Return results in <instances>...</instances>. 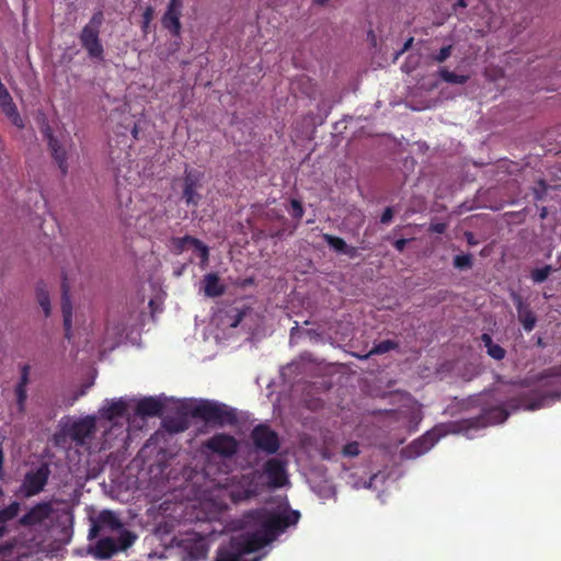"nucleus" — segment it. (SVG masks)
Here are the masks:
<instances>
[{
    "label": "nucleus",
    "mask_w": 561,
    "mask_h": 561,
    "mask_svg": "<svg viewBox=\"0 0 561 561\" xmlns=\"http://www.w3.org/2000/svg\"><path fill=\"white\" fill-rule=\"evenodd\" d=\"M537 344L541 346V345L543 344V343H542V340H541V339H539V340L537 341Z\"/></svg>",
    "instance_id": "nucleus-60"
},
{
    "label": "nucleus",
    "mask_w": 561,
    "mask_h": 561,
    "mask_svg": "<svg viewBox=\"0 0 561 561\" xmlns=\"http://www.w3.org/2000/svg\"><path fill=\"white\" fill-rule=\"evenodd\" d=\"M42 133L44 138L47 140L48 148L50 153L58 164V168L61 171L62 175H66L68 172V163H67V151L61 146L59 140L54 136L53 129L48 124H45L42 128Z\"/></svg>",
    "instance_id": "nucleus-14"
},
{
    "label": "nucleus",
    "mask_w": 561,
    "mask_h": 561,
    "mask_svg": "<svg viewBox=\"0 0 561 561\" xmlns=\"http://www.w3.org/2000/svg\"><path fill=\"white\" fill-rule=\"evenodd\" d=\"M133 136H134V138H137V136H138L137 126H135L134 129H133Z\"/></svg>",
    "instance_id": "nucleus-57"
},
{
    "label": "nucleus",
    "mask_w": 561,
    "mask_h": 561,
    "mask_svg": "<svg viewBox=\"0 0 561 561\" xmlns=\"http://www.w3.org/2000/svg\"><path fill=\"white\" fill-rule=\"evenodd\" d=\"M511 298L517 310L518 321L526 332H531L537 323V317L531 310L529 304L525 302L518 293H512Z\"/></svg>",
    "instance_id": "nucleus-15"
},
{
    "label": "nucleus",
    "mask_w": 561,
    "mask_h": 561,
    "mask_svg": "<svg viewBox=\"0 0 561 561\" xmlns=\"http://www.w3.org/2000/svg\"><path fill=\"white\" fill-rule=\"evenodd\" d=\"M453 53V45L444 46L439 49V51L435 55H433V60H435L438 64H442L446 61Z\"/></svg>",
    "instance_id": "nucleus-39"
},
{
    "label": "nucleus",
    "mask_w": 561,
    "mask_h": 561,
    "mask_svg": "<svg viewBox=\"0 0 561 561\" xmlns=\"http://www.w3.org/2000/svg\"><path fill=\"white\" fill-rule=\"evenodd\" d=\"M447 225L445 222H436L430 226V231L434 233H444L446 231Z\"/></svg>",
    "instance_id": "nucleus-46"
},
{
    "label": "nucleus",
    "mask_w": 561,
    "mask_h": 561,
    "mask_svg": "<svg viewBox=\"0 0 561 561\" xmlns=\"http://www.w3.org/2000/svg\"><path fill=\"white\" fill-rule=\"evenodd\" d=\"M168 430L172 431V432H181V431L185 430V425L184 424H174L173 422H170V424L168 425Z\"/></svg>",
    "instance_id": "nucleus-50"
},
{
    "label": "nucleus",
    "mask_w": 561,
    "mask_h": 561,
    "mask_svg": "<svg viewBox=\"0 0 561 561\" xmlns=\"http://www.w3.org/2000/svg\"><path fill=\"white\" fill-rule=\"evenodd\" d=\"M215 561H244L240 551L232 547L229 541L227 546H220L217 549Z\"/></svg>",
    "instance_id": "nucleus-26"
},
{
    "label": "nucleus",
    "mask_w": 561,
    "mask_h": 561,
    "mask_svg": "<svg viewBox=\"0 0 561 561\" xmlns=\"http://www.w3.org/2000/svg\"><path fill=\"white\" fill-rule=\"evenodd\" d=\"M252 283H253V279H252V278H249V279H245L243 284H244V285H248V284H252Z\"/></svg>",
    "instance_id": "nucleus-59"
},
{
    "label": "nucleus",
    "mask_w": 561,
    "mask_h": 561,
    "mask_svg": "<svg viewBox=\"0 0 561 561\" xmlns=\"http://www.w3.org/2000/svg\"><path fill=\"white\" fill-rule=\"evenodd\" d=\"M127 413V403L122 398L112 400L107 407L101 410L102 417L113 421L115 417H123Z\"/></svg>",
    "instance_id": "nucleus-22"
},
{
    "label": "nucleus",
    "mask_w": 561,
    "mask_h": 561,
    "mask_svg": "<svg viewBox=\"0 0 561 561\" xmlns=\"http://www.w3.org/2000/svg\"><path fill=\"white\" fill-rule=\"evenodd\" d=\"M36 297L46 317L50 314V299L48 290L43 282L37 284Z\"/></svg>",
    "instance_id": "nucleus-28"
},
{
    "label": "nucleus",
    "mask_w": 561,
    "mask_h": 561,
    "mask_svg": "<svg viewBox=\"0 0 561 561\" xmlns=\"http://www.w3.org/2000/svg\"><path fill=\"white\" fill-rule=\"evenodd\" d=\"M393 218V209L392 207H386L381 217H380V222L383 224V225H388L391 222Z\"/></svg>",
    "instance_id": "nucleus-45"
},
{
    "label": "nucleus",
    "mask_w": 561,
    "mask_h": 561,
    "mask_svg": "<svg viewBox=\"0 0 561 561\" xmlns=\"http://www.w3.org/2000/svg\"><path fill=\"white\" fill-rule=\"evenodd\" d=\"M538 188H535L534 193H535V198L536 199H542L543 198V195L546 194V191H547V184L543 180H540L538 182Z\"/></svg>",
    "instance_id": "nucleus-44"
},
{
    "label": "nucleus",
    "mask_w": 561,
    "mask_h": 561,
    "mask_svg": "<svg viewBox=\"0 0 561 561\" xmlns=\"http://www.w3.org/2000/svg\"><path fill=\"white\" fill-rule=\"evenodd\" d=\"M322 238L328 243L329 247H331L334 251L339 253H343V251L346 249L347 243L344 241V239L340 237L323 233Z\"/></svg>",
    "instance_id": "nucleus-33"
},
{
    "label": "nucleus",
    "mask_w": 561,
    "mask_h": 561,
    "mask_svg": "<svg viewBox=\"0 0 561 561\" xmlns=\"http://www.w3.org/2000/svg\"><path fill=\"white\" fill-rule=\"evenodd\" d=\"M161 24L171 35L180 36L182 30L181 15L164 12L161 18Z\"/></svg>",
    "instance_id": "nucleus-25"
},
{
    "label": "nucleus",
    "mask_w": 561,
    "mask_h": 561,
    "mask_svg": "<svg viewBox=\"0 0 561 561\" xmlns=\"http://www.w3.org/2000/svg\"><path fill=\"white\" fill-rule=\"evenodd\" d=\"M543 386L559 387L552 394L561 397V367H553L542 376Z\"/></svg>",
    "instance_id": "nucleus-27"
},
{
    "label": "nucleus",
    "mask_w": 561,
    "mask_h": 561,
    "mask_svg": "<svg viewBox=\"0 0 561 561\" xmlns=\"http://www.w3.org/2000/svg\"><path fill=\"white\" fill-rule=\"evenodd\" d=\"M3 462H4V455H3L2 446L0 445V479H2L4 476Z\"/></svg>",
    "instance_id": "nucleus-51"
},
{
    "label": "nucleus",
    "mask_w": 561,
    "mask_h": 561,
    "mask_svg": "<svg viewBox=\"0 0 561 561\" xmlns=\"http://www.w3.org/2000/svg\"><path fill=\"white\" fill-rule=\"evenodd\" d=\"M204 293L207 297H219L225 294L226 287L220 283V278L216 273H208L204 276Z\"/></svg>",
    "instance_id": "nucleus-21"
},
{
    "label": "nucleus",
    "mask_w": 561,
    "mask_h": 561,
    "mask_svg": "<svg viewBox=\"0 0 561 561\" xmlns=\"http://www.w3.org/2000/svg\"><path fill=\"white\" fill-rule=\"evenodd\" d=\"M61 311L64 316L65 337L70 340L72 327V305L69 297V286L67 279L61 283Z\"/></svg>",
    "instance_id": "nucleus-16"
},
{
    "label": "nucleus",
    "mask_w": 561,
    "mask_h": 561,
    "mask_svg": "<svg viewBox=\"0 0 561 561\" xmlns=\"http://www.w3.org/2000/svg\"><path fill=\"white\" fill-rule=\"evenodd\" d=\"M243 317H244V312L240 311V310H237V313L234 316L233 322L231 323V327L232 328L238 327L239 323L242 321Z\"/></svg>",
    "instance_id": "nucleus-49"
},
{
    "label": "nucleus",
    "mask_w": 561,
    "mask_h": 561,
    "mask_svg": "<svg viewBox=\"0 0 561 561\" xmlns=\"http://www.w3.org/2000/svg\"><path fill=\"white\" fill-rule=\"evenodd\" d=\"M252 561H261V557H255Z\"/></svg>",
    "instance_id": "nucleus-61"
},
{
    "label": "nucleus",
    "mask_w": 561,
    "mask_h": 561,
    "mask_svg": "<svg viewBox=\"0 0 561 561\" xmlns=\"http://www.w3.org/2000/svg\"><path fill=\"white\" fill-rule=\"evenodd\" d=\"M183 2L182 0H169L165 12L179 14L182 16Z\"/></svg>",
    "instance_id": "nucleus-43"
},
{
    "label": "nucleus",
    "mask_w": 561,
    "mask_h": 561,
    "mask_svg": "<svg viewBox=\"0 0 561 561\" xmlns=\"http://www.w3.org/2000/svg\"><path fill=\"white\" fill-rule=\"evenodd\" d=\"M83 394H85V390H84V389H81L79 392H77V393L75 394V397H73V399H72L71 404H72L76 400H78L81 396H83Z\"/></svg>",
    "instance_id": "nucleus-52"
},
{
    "label": "nucleus",
    "mask_w": 561,
    "mask_h": 561,
    "mask_svg": "<svg viewBox=\"0 0 561 561\" xmlns=\"http://www.w3.org/2000/svg\"><path fill=\"white\" fill-rule=\"evenodd\" d=\"M173 245L178 252H182L187 244L193 245L195 250L199 252V256L203 261L208 260L209 251L208 248L197 238L192 236H184L182 238H174Z\"/></svg>",
    "instance_id": "nucleus-20"
},
{
    "label": "nucleus",
    "mask_w": 561,
    "mask_h": 561,
    "mask_svg": "<svg viewBox=\"0 0 561 561\" xmlns=\"http://www.w3.org/2000/svg\"><path fill=\"white\" fill-rule=\"evenodd\" d=\"M408 243V240L407 239H398L393 242V247L397 251L399 252H403V250L405 249V245Z\"/></svg>",
    "instance_id": "nucleus-48"
},
{
    "label": "nucleus",
    "mask_w": 561,
    "mask_h": 561,
    "mask_svg": "<svg viewBox=\"0 0 561 561\" xmlns=\"http://www.w3.org/2000/svg\"><path fill=\"white\" fill-rule=\"evenodd\" d=\"M191 414L195 419L220 427L234 426L239 422L237 410L218 401L203 400L193 408Z\"/></svg>",
    "instance_id": "nucleus-4"
},
{
    "label": "nucleus",
    "mask_w": 561,
    "mask_h": 561,
    "mask_svg": "<svg viewBox=\"0 0 561 561\" xmlns=\"http://www.w3.org/2000/svg\"><path fill=\"white\" fill-rule=\"evenodd\" d=\"M508 417V412L502 405L483 408L481 413L474 417L462 419L455 422L436 425L423 436L413 440L409 449L416 456L428 451L442 437L449 433L468 434L472 430H480L489 425L503 423Z\"/></svg>",
    "instance_id": "nucleus-1"
},
{
    "label": "nucleus",
    "mask_w": 561,
    "mask_h": 561,
    "mask_svg": "<svg viewBox=\"0 0 561 561\" xmlns=\"http://www.w3.org/2000/svg\"><path fill=\"white\" fill-rule=\"evenodd\" d=\"M233 504L248 502L265 492V481L260 470L226 477L218 483Z\"/></svg>",
    "instance_id": "nucleus-3"
},
{
    "label": "nucleus",
    "mask_w": 561,
    "mask_h": 561,
    "mask_svg": "<svg viewBox=\"0 0 561 561\" xmlns=\"http://www.w3.org/2000/svg\"><path fill=\"white\" fill-rule=\"evenodd\" d=\"M203 173L194 169H185L184 185L182 192V199L188 207H197L201 202V194L197 192L202 187Z\"/></svg>",
    "instance_id": "nucleus-11"
},
{
    "label": "nucleus",
    "mask_w": 561,
    "mask_h": 561,
    "mask_svg": "<svg viewBox=\"0 0 561 561\" xmlns=\"http://www.w3.org/2000/svg\"><path fill=\"white\" fill-rule=\"evenodd\" d=\"M117 552L119 551L116 547V540L112 537L101 538L95 543L94 554L99 559H108Z\"/></svg>",
    "instance_id": "nucleus-23"
},
{
    "label": "nucleus",
    "mask_w": 561,
    "mask_h": 561,
    "mask_svg": "<svg viewBox=\"0 0 561 561\" xmlns=\"http://www.w3.org/2000/svg\"><path fill=\"white\" fill-rule=\"evenodd\" d=\"M456 5H457V7H461V8H466V7H467V3H466V1H465V0H457Z\"/></svg>",
    "instance_id": "nucleus-53"
},
{
    "label": "nucleus",
    "mask_w": 561,
    "mask_h": 561,
    "mask_svg": "<svg viewBox=\"0 0 561 561\" xmlns=\"http://www.w3.org/2000/svg\"><path fill=\"white\" fill-rule=\"evenodd\" d=\"M454 266L463 270L472 266V257L470 254H459L454 257Z\"/></svg>",
    "instance_id": "nucleus-35"
},
{
    "label": "nucleus",
    "mask_w": 561,
    "mask_h": 561,
    "mask_svg": "<svg viewBox=\"0 0 561 561\" xmlns=\"http://www.w3.org/2000/svg\"><path fill=\"white\" fill-rule=\"evenodd\" d=\"M250 438L256 450L267 455H274L279 450L278 434L267 424L255 425L250 433Z\"/></svg>",
    "instance_id": "nucleus-6"
},
{
    "label": "nucleus",
    "mask_w": 561,
    "mask_h": 561,
    "mask_svg": "<svg viewBox=\"0 0 561 561\" xmlns=\"http://www.w3.org/2000/svg\"><path fill=\"white\" fill-rule=\"evenodd\" d=\"M522 405L527 410H537L543 407L546 397L536 398L533 402H527L524 397L520 398Z\"/></svg>",
    "instance_id": "nucleus-42"
},
{
    "label": "nucleus",
    "mask_w": 561,
    "mask_h": 561,
    "mask_svg": "<svg viewBox=\"0 0 561 561\" xmlns=\"http://www.w3.org/2000/svg\"><path fill=\"white\" fill-rule=\"evenodd\" d=\"M348 257L354 259L358 256V250L355 247H351L346 244V249L343 251Z\"/></svg>",
    "instance_id": "nucleus-47"
},
{
    "label": "nucleus",
    "mask_w": 561,
    "mask_h": 561,
    "mask_svg": "<svg viewBox=\"0 0 561 561\" xmlns=\"http://www.w3.org/2000/svg\"><path fill=\"white\" fill-rule=\"evenodd\" d=\"M2 496H3V490H2V488L0 486V497H2Z\"/></svg>",
    "instance_id": "nucleus-62"
},
{
    "label": "nucleus",
    "mask_w": 561,
    "mask_h": 561,
    "mask_svg": "<svg viewBox=\"0 0 561 561\" xmlns=\"http://www.w3.org/2000/svg\"><path fill=\"white\" fill-rule=\"evenodd\" d=\"M480 340L486 348V354L490 357L496 360H502L505 357L506 351L501 345L495 344L490 334L483 333Z\"/></svg>",
    "instance_id": "nucleus-24"
},
{
    "label": "nucleus",
    "mask_w": 561,
    "mask_h": 561,
    "mask_svg": "<svg viewBox=\"0 0 561 561\" xmlns=\"http://www.w3.org/2000/svg\"><path fill=\"white\" fill-rule=\"evenodd\" d=\"M0 107L14 126L20 129L24 127V122L20 116L18 107L8 90L0 93Z\"/></svg>",
    "instance_id": "nucleus-18"
},
{
    "label": "nucleus",
    "mask_w": 561,
    "mask_h": 561,
    "mask_svg": "<svg viewBox=\"0 0 561 561\" xmlns=\"http://www.w3.org/2000/svg\"><path fill=\"white\" fill-rule=\"evenodd\" d=\"M260 471L265 481V491L280 489L288 482L286 463L278 458L267 459Z\"/></svg>",
    "instance_id": "nucleus-8"
},
{
    "label": "nucleus",
    "mask_w": 561,
    "mask_h": 561,
    "mask_svg": "<svg viewBox=\"0 0 561 561\" xmlns=\"http://www.w3.org/2000/svg\"><path fill=\"white\" fill-rule=\"evenodd\" d=\"M7 526H0V538H2L7 533Z\"/></svg>",
    "instance_id": "nucleus-54"
},
{
    "label": "nucleus",
    "mask_w": 561,
    "mask_h": 561,
    "mask_svg": "<svg viewBox=\"0 0 561 561\" xmlns=\"http://www.w3.org/2000/svg\"><path fill=\"white\" fill-rule=\"evenodd\" d=\"M546 215H547L546 208H542L541 214H540V217H541V218H545V217H546Z\"/></svg>",
    "instance_id": "nucleus-58"
},
{
    "label": "nucleus",
    "mask_w": 561,
    "mask_h": 561,
    "mask_svg": "<svg viewBox=\"0 0 561 561\" xmlns=\"http://www.w3.org/2000/svg\"><path fill=\"white\" fill-rule=\"evenodd\" d=\"M329 0H313L314 3L320 4V5L325 4Z\"/></svg>",
    "instance_id": "nucleus-56"
},
{
    "label": "nucleus",
    "mask_w": 561,
    "mask_h": 561,
    "mask_svg": "<svg viewBox=\"0 0 561 561\" xmlns=\"http://www.w3.org/2000/svg\"><path fill=\"white\" fill-rule=\"evenodd\" d=\"M398 348V343L391 340H383L373 346L367 357L370 355H380Z\"/></svg>",
    "instance_id": "nucleus-32"
},
{
    "label": "nucleus",
    "mask_w": 561,
    "mask_h": 561,
    "mask_svg": "<svg viewBox=\"0 0 561 561\" xmlns=\"http://www.w3.org/2000/svg\"><path fill=\"white\" fill-rule=\"evenodd\" d=\"M204 446L211 454L225 459H231L239 451L240 442L230 434L216 433L204 443Z\"/></svg>",
    "instance_id": "nucleus-9"
},
{
    "label": "nucleus",
    "mask_w": 561,
    "mask_h": 561,
    "mask_svg": "<svg viewBox=\"0 0 561 561\" xmlns=\"http://www.w3.org/2000/svg\"><path fill=\"white\" fill-rule=\"evenodd\" d=\"M290 216L294 219L300 220L304 217L305 210L300 201L293 198L290 201Z\"/></svg>",
    "instance_id": "nucleus-36"
},
{
    "label": "nucleus",
    "mask_w": 561,
    "mask_h": 561,
    "mask_svg": "<svg viewBox=\"0 0 561 561\" xmlns=\"http://www.w3.org/2000/svg\"><path fill=\"white\" fill-rule=\"evenodd\" d=\"M16 404L20 412L25 410V401L27 399L26 388L15 387Z\"/></svg>",
    "instance_id": "nucleus-38"
},
{
    "label": "nucleus",
    "mask_w": 561,
    "mask_h": 561,
    "mask_svg": "<svg viewBox=\"0 0 561 561\" xmlns=\"http://www.w3.org/2000/svg\"><path fill=\"white\" fill-rule=\"evenodd\" d=\"M136 539H137V536L133 531L127 530V529H122L119 531L117 539H115L116 547H117L118 551L127 550L129 547H131L134 545Z\"/></svg>",
    "instance_id": "nucleus-29"
},
{
    "label": "nucleus",
    "mask_w": 561,
    "mask_h": 561,
    "mask_svg": "<svg viewBox=\"0 0 561 561\" xmlns=\"http://www.w3.org/2000/svg\"><path fill=\"white\" fill-rule=\"evenodd\" d=\"M342 453L346 457H356L359 455V444L357 442L347 443Z\"/></svg>",
    "instance_id": "nucleus-41"
},
{
    "label": "nucleus",
    "mask_w": 561,
    "mask_h": 561,
    "mask_svg": "<svg viewBox=\"0 0 561 561\" xmlns=\"http://www.w3.org/2000/svg\"><path fill=\"white\" fill-rule=\"evenodd\" d=\"M230 542L232 543V547H236L242 556L255 552L271 543L270 538L261 535L257 530L254 533H249L239 538L233 537L231 538Z\"/></svg>",
    "instance_id": "nucleus-13"
},
{
    "label": "nucleus",
    "mask_w": 561,
    "mask_h": 561,
    "mask_svg": "<svg viewBox=\"0 0 561 561\" xmlns=\"http://www.w3.org/2000/svg\"><path fill=\"white\" fill-rule=\"evenodd\" d=\"M50 473L47 462L41 463L35 470L27 471L20 486V492L25 497L41 493L47 484Z\"/></svg>",
    "instance_id": "nucleus-7"
},
{
    "label": "nucleus",
    "mask_w": 561,
    "mask_h": 561,
    "mask_svg": "<svg viewBox=\"0 0 561 561\" xmlns=\"http://www.w3.org/2000/svg\"><path fill=\"white\" fill-rule=\"evenodd\" d=\"M30 371L31 366L28 364H24L21 366V376L18 385L15 387L26 388L30 381Z\"/></svg>",
    "instance_id": "nucleus-40"
},
{
    "label": "nucleus",
    "mask_w": 561,
    "mask_h": 561,
    "mask_svg": "<svg viewBox=\"0 0 561 561\" xmlns=\"http://www.w3.org/2000/svg\"><path fill=\"white\" fill-rule=\"evenodd\" d=\"M51 512L49 503H38L20 518L23 526H33L46 519Z\"/></svg>",
    "instance_id": "nucleus-19"
},
{
    "label": "nucleus",
    "mask_w": 561,
    "mask_h": 561,
    "mask_svg": "<svg viewBox=\"0 0 561 561\" xmlns=\"http://www.w3.org/2000/svg\"><path fill=\"white\" fill-rule=\"evenodd\" d=\"M20 511V503L12 502L7 507L0 510V526H5L4 524L14 517L18 516Z\"/></svg>",
    "instance_id": "nucleus-31"
},
{
    "label": "nucleus",
    "mask_w": 561,
    "mask_h": 561,
    "mask_svg": "<svg viewBox=\"0 0 561 561\" xmlns=\"http://www.w3.org/2000/svg\"><path fill=\"white\" fill-rule=\"evenodd\" d=\"M550 272H551L550 265H546L541 268H535L531 272V278L535 283H542L548 278V276L550 275Z\"/></svg>",
    "instance_id": "nucleus-34"
},
{
    "label": "nucleus",
    "mask_w": 561,
    "mask_h": 561,
    "mask_svg": "<svg viewBox=\"0 0 561 561\" xmlns=\"http://www.w3.org/2000/svg\"><path fill=\"white\" fill-rule=\"evenodd\" d=\"M413 42V38L411 37L410 39L407 41V43L404 44L403 46V50L408 49L411 45V43Z\"/></svg>",
    "instance_id": "nucleus-55"
},
{
    "label": "nucleus",
    "mask_w": 561,
    "mask_h": 561,
    "mask_svg": "<svg viewBox=\"0 0 561 561\" xmlns=\"http://www.w3.org/2000/svg\"><path fill=\"white\" fill-rule=\"evenodd\" d=\"M103 22V12L101 10L94 12L79 35L81 46L87 50L89 57L100 60L104 57V48L100 39V30Z\"/></svg>",
    "instance_id": "nucleus-5"
},
{
    "label": "nucleus",
    "mask_w": 561,
    "mask_h": 561,
    "mask_svg": "<svg viewBox=\"0 0 561 561\" xmlns=\"http://www.w3.org/2000/svg\"><path fill=\"white\" fill-rule=\"evenodd\" d=\"M96 430V420L93 415H88L72 422L64 431L78 446H84Z\"/></svg>",
    "instance_id": "nucleus-10"
},
{
    "label": "nucleus",
    "mask_w": 561,
    "mask_h": 561,
    "mask_svg": "<svg viewBox=\"0 0 561 561\" xmlns=\"http://www.w3.org/2000/svg\"><path fill=\"white\" fill-rule=\"evenodd\" d=\"M163 408L162 401L153 397H147L138 401L135 413L141 417L160 416Z\"/></svg>",
    "instance_id": "nucleus-17"
},
{
    "label": "nucleus",
    "mask_w": 561,
    "mask_h": 561,
    "mask_svg": "<svg viewBox=\"0 0 561 561\" xmlns=\"http://www.w3.org/2000/svg\"><path fill=\"white\" fill-rule=\"evenodd\" d=\"M154 9L148 5L142 12L141 30L144 33L148 32L149 25L153 19Z\"/></svg>",
    "instance_id": "nucleus-37"
},
{
    "label": "nucleus",
    "mask_w": 561,
    "mask_h": 561,
    "mask_svg": "<svg viewBox=\"0 0 561 561\" xmlns=\"http://www.w3.org/2000/svg\"><path fill=\"white\" fill-rule=\"evenodd\" d=\"M438 75L443 81L451 84H465L469 80V76L457 75L453 71H449L447 68H440Z\"/></svg>",
    "instance_id": "nucleus-30"
},
{
    "label": "nucleus",
    "mask_w": 561,
    "mask_h": 561,
    "mask_svg": "<svg viewBox=\"0 0 561 561\" xmlns=\"http://www.w3.org/2000/svg\"><path fill=\"white\" fill-rule=\"evenodd\" d=\"M123 528V523L117 515L108 510L100 512V514L91 520L89 529V539L96 538L102 531H115Z\"/></svg>",
    "instance_id": "nucleus-12"
},
{
    "label": "nucleus",
    "mask_w": 561,
    "mask_h": 561,
    "mask_svg": "<svg viewBox=\"0 0 561 561\" xmlns=\"http://www.w3.org/2000/svg\"><path fill=\"white\" fill-rule=\"evenodd\" d=\"M299 517L298 511L279 514L261 507L244 513L241 522L244 527L255 528L261 535L270 538V542H272L278 534L295 525Z\"/></svg>",
    "instance_id": "nucleus-2"
}]
</instances>
